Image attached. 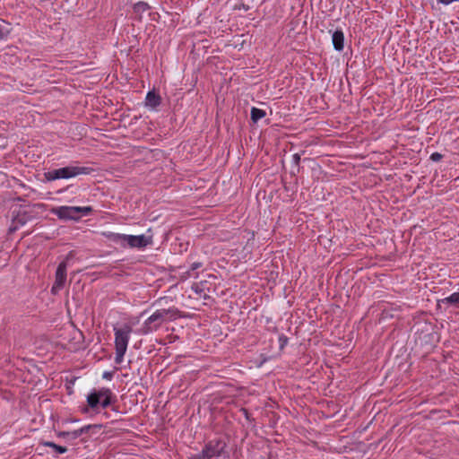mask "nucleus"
Returning a JSON list of instances; mask_svg holds the SVG:
<instances>
[{
  "mask_svg": "<svg viewBox=\"0 0 459 459\" xmlns=\"http://www.w3.org/2000/svg\"><path fill=\"white\" fill-rule=\"evenodd\" d=\"M93 169L78 165H70L67 167L48 170L44 173L47 181H55L58 179H69L80 175H89Z\"/></svg>",
  "mask_w": 459,
  "mask_h": 459,
  "instance_id": "1",
  "label": "nucleus"
},
{
  "mask_svg": "<svg viewBox=\"0 0 459 459\" xmlns=\"http://www.w3.org/2000/svg\"><path fill=\"white\" fill-rule=\"evenodd\" d=\"M113 330L115 334V362L121 364L126 352L133 329L129 325L126 324L122 327H114Z\"/></svg>",
  "mask_w": 459,
  "mask_h": 459,
  "instance_id": "2",
  "label": "nucleus"
},
{
  "mask_svg": "<svg viewBox=\"0 0 459 459\" xmlns=\"http://www.w3.org/2000/svg\"><path fill=\"white\" fill-rule=\"evenodd\" d=\"M226 443L221 439L209 441L200 454L191 456L189 459H221L229 456L226 451Z\"/></svg>",
  "mask_w": 459,
  "mask_h": 459,
  "instance_id": "3",
  "label": "nucleus"
},
{
  "mask_svg": "<svg viewBox=\"0 0 459 459\" xmlns=\"http://www.w3.org/2000/svg\"><path fill=\"white\" fill-rule=\"evenodd\" d=\"M92 212L91 206H58L51 210V213L64 221H79L82 217L89 215Z\"/></svg>",
  "mask_w": 459,
  "mask_h": 459,
  "instance_id": "4",
  "label": "nucleus"
},
{
  "mask_svg": "<svg viewBox=\"0 0 459 459\" xmlns=\"http://www.w3.org/2000/svg\"><path fill=\"white\" fill-rule=\"evenodd\" d=\"M115 401V395L112 391L107 387L93 390L87 395V403L91 409H96L100 404L102 408H107Z\"/></svg>",
  "mask_w": 459,
  "mask_h": 459,
  "instance_id": "5",
  "label": "nucleus"
},
{
  "mask_svg": "<svg viewBox=\"0 0 459 459\" xmlns=\"http://www.w3.org/2000/svg\"><path fill=\"white\" fill-rule=\"evenodd\" d=\"M166 321L159 309L155 310L143 324L141 333L148 334L157 331Z\"/></svg>",
  "mask_w": 459,
  "mask_h": 459,
  "instance_id": "6",
  "label": "nucleus"
},
{
  "mask_svg": "<svg viewBox=\"0 0 459 459\" xmlns=\"http://www.w3.org/2000/svg\"><path fill=\"white\" fill-rule=\"evenodd\" d=\"M67 263L66 261H63L59 263L56 273H55V281L51 287V293L53 295H56L64 287L66 282L67 276Z\"/></svg>",
  "mask_w": 459,
  "mask_h": 459,
  "instance_id": "7",
  "label": "nucleus"
},
{
  "mask_svg": "<svg viewBox=\"0 0 459 459\" xmlns=\"http://www.w3.org/2000/svg\"><path fill=\"white\" fill-rule=\"evenodd\" d=\"M152 243V237L145 235H126V247L131 248H144Z\"/></svg>",
  "mask_w": 459,
  "mask_h": 459,
  "instance_id": "8",
  "label": "nucleus"
},
{
  "mask_svg": "<svg viewBox=\"0 0 459 459\" xmlns=\"http://www.w3.org/2000/svg\"><path fill=\"white\" fill-rule=\"evenodd\" d=\"M163 316L164 320L167 322L175 321L178 318L182 317L181 311L176 307H170L169 308L159 309Z\"/></svg>",
  "mask_w": 459,
  "mask_h": 459,
  "instance_id": "9",
  "label": "nucleus"
},
{
  "mask_svg": "<svg viewBox=\"0 0 459 459\" xmlns=\"http://www.w3.org/2000/svg\"><path fill=\"white\" fill-rule=\"evenodd\" d=\"M332 41L335 50L342 51L344 48V34L342 30H336L332 35Z\"/></svg>",
  "mask_w": 459,
  "mask_h": 459,
  "instance_id": "10",
  "label": "nucleus"
},
{
  "mask_svg": "<svg viewBox=\"0 0 459 459\" xmlns=\"http://www.w3.org/2000/svg\"><path fill=\"white\" fill-rule=\"evenodd\" d=\"M104 237L111 242L119 245L121 247H126V234H120L115 232H104Z\"/></svg>",
  "mask_w": 459,
  "mask_h": 459,
  "instance_id": "11",
  "label": "nucleus"
},
{
  "mask_svg": "<svg viewBox=\"0 0 459 459\" xmlns=\"http://www.w3.org/2000/svg\"><path fill=\"white\" fill-rule=\"evenodd\" d=\"M160 104V96L154 91H149L145 98V106L155 108Z\"/></svg>",
  "mask_w": 459,
  "mask_h": 459,
  "instance_id": "12",
  "label": "nucleus"
},
{
  "mask_svg": "<svg viewBox=\"0 0 459 459\" xmlns=\"http://www.w3.org/2000/svg\"><path fill=\"white\" fill-rule=\"evenodd\" d=\"M91 428H92V425H86L78 429H75L73 431H68V434H69L68 439H72V440L76 439L79 437H81L82 434L87 433L89 431V429Z\"/></svg>",
  "mask_w": 459,
  "mask_h": 459,
  "instance_id": "13",
  "label": "nucleus"
},
{
  "mask_svg": "<svg viewBox=\"0 0 459 459\" xmlns=\"http://www.w3.org/2000/svg\"><path fill=\"white\" fill-rule=\"evenodd\" d=\"M251 120L254 123H257L260 119L266 116V112L264 109L253 107L250 112Z\"/></svg>",
  "mask_w": 459,
  "mask_h": 459,
  "instance_id": "14",
  "label": "nucleus"
},
{
  "mask_svg": "<svg viewBox=\"0 0 459 459\" xmlns=\"http://www.w3.org/2000/svg\"><path fill=\"white\" fill-rule=\"evenodd\" d=\"M150 5L143 1H140L134 5V12L139 16V19L142 18V14L148 10H150Z\"/></svg>",
  "mask_w": 459,
  "mask_h": 459,
  "instance_id": "15",
  "label": "nucleus"
},
{
  "mask_svg": "<svg viewBox=\"0 0 459 459\" xmlns=\"http://www.w3.org/2000/svg\"><path fill=\"white\" fill-rule=\"evenodd\" d=\"M42 445L47 447H51L56 454H65L67 452V447L56 445L52 441H44Z\"/></svg>",
  "mask_w": 459,
  "mask_h": 459,
  "instance_id": "16",
  "label": "nucleus"
},
{
  "mask_svg": "<svg viewBox=\"0 0 459 459\" xmlns=\"http://www.w3.org/2000/svg\"><path fill=\"white\" fill-rule=\"evenodd\" d=\"M26 223L25 214H18L15 218L13 220V224L10 228L11 231L16 230L20 226H22Z\"/></svg>",
  "mask_w": 459,
  "mask_h": 459,
  "instance_id": "17",
  "label": "nucleus"
},
{
  "mask_svg": "<svg viewBox=\"0 0 459 459\" xmlns=\"http://www.w3.org/2000/svg\"><path fill=\"white\" fill-rule=\"evenodd\" d=\"M440 303L444 304H459V292H454L450 296L439 300Z\"/></svg>",
  "mask_w": 459,
  "mask_h": 459,
  "instance_id": "18",
  "label": "nucleus"
},
{
  "mask_svg": "<svg viewBox=\"0 0 459 459\" xmlns=\"http://www.w3.org/2000/svg\"><path fill=\"white\" fill-rule=\"evenodd\" d=\"M279 342H280V347H281V349H282L287 344L288 338L285 335L281 334L279 337Z\"/></svg>",
  "mask_w": 459,
  "mask_h": 459,
  "instance_id": "19",
  "label": "nucleus"
},
{
  "mask_svg": "<svg viewBox=\"0 0 459 459\" xmlns=\"http://www.w3.org/2000/svg\"><path fill=\"white\" fill-rule=\"evenodd\" d=\"M430 158L434 161H438V160H441L442 155L440 153H438V152H434V153L431 154Z\"/></svg>",
  "mask_w": 459,
  "mask_h": 459,
  "instance_id": "20",
  "label": "nucleus"
},
{
  "mask_svg": "<svg viewBox=\"0 0 459 459\" xmlns=\"http://www.w3.org/2000/svg\"><path fill=\"white\" fill-rule=\"evenodd\" d=\"M202 266V263L200 262H195L190 266V271H195Z\"/></svg>",
  "mask_w": 459,
  "mask_h": 459,
  "instance_id": "21",
  "label": "nucleus"
},
{
  "mask_svg": "<svg viewBox=\"0 0 459 459\" xmlns=\"http://www.w3.org/2000/svg\"><path fill=\"white\" fill-rule=\"evenodd\" d=\"M454 2H459V0H437V3L442 4L444 5H448Z\"/></svg>",
  "mask_w": 459,
  "mask_h": 459,
  "instance_id": "22",
  "label": "nucleus"
},
{
  "mask_svg": "<svg viewBox=\"0 0 459 459\" xmlns=\"http://www.w3.org/2000/svg\"><path fill=\"white\" fill-rule=\"evenodd\" d=\"M112 377H113V374L111 372H108V371H105L103 373V376H102V377L104 379H108V380H110L112 378Z\"/></svg>",
  "mask_w": 459,
  "mask_h": 459,
  "instance_id": "23",
  "label": "nucleus"
},
{
  "mask_svg": "<svg viewBox=\"0 0 459 459\" xmlns=\"http://www.w3.org/2000/svg\"><path fill=\"white\" fill-rule=\"evenodd\" d=\"M68 431H60L57 433V437H65V438H68Z\"/></svg>",
  "mask_w": 459,
  "mask_h": 459,
  "instance_id": "24",
  "label": "nucleus"
},
{
  "mask_svg": "<svg viewBox=\"0 0 459 459\" xmlns=\"http://www.w3.org/2000/svg\"><path fill=\"white\" fill-rule=\"evenodd\" d=\"M293 159H294L295 162L298 164L299 162L300 157L299 154H294Z\"/></svg>",
  "mask_w": 459,
  "mask_h": 459,
  "instance_id": "25",
  "label": "nucleus"
},
{
  "mask_svg": "<svg viewBox=\"0 0 459 459\" xmlns=\"http://www.w3.org/2000/svg\"><path fill=\"white\" fill-rule=\"evenodd\" d=\"M4 32H3V26L0 25V39H2L4 38Z\"/></svg>",
  "mask_w": 459,
  "mask_h": 459,
  "instance_id": "26",
  "label": "nucleus"
}]
</instances>
